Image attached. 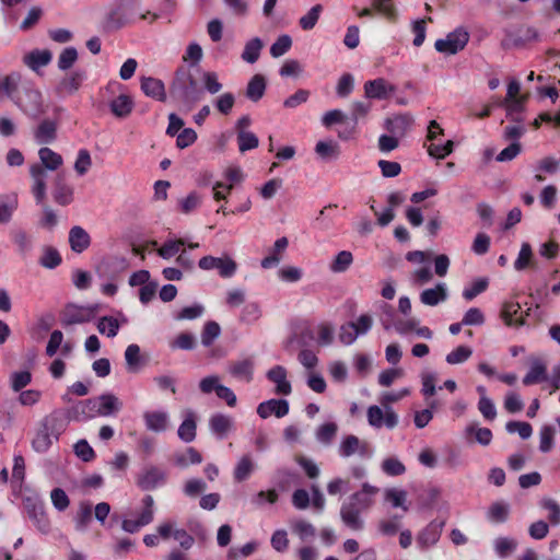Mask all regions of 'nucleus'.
Here are the masks:
<instances>
[{"instance_id": "5", "label": "nucleus", "mask_w": 560, "mask_h": 560, "mask_svg": "<svg viewBox=\"0 0 560 560\" xmlns=\"http://www.w3.org/2000/svg\"><path fill=\"white\" fill-rule=\"evenodd\" d=\"M131 0H117L113 8L106 13L103 28L106 32H114L122 28L130 22L128 10L131 8Z\"/></svg>"}, {"instance_id": "63", "label": "nucleus", "mask_w": 560, "mask_h": 560, "mask_svg": "<svg viewBox=\"0 0 560 560\" xmlns=\"http://www.w3.org/2000/svg\"><path fill=\"white\" fill-rule=\"evenodd\" d=\"M205 90L210 94H217L222 90V83L219 81V75L213 71H205L201 75Z\"/></svg>"}, {"instance_id": "51", "label": "nucleus", "mask_w": 560, "mask_h": 560, "mask_svg": "<svg viewBox=\"0 0 560 560\" xmlns=\"http://www.w3.org/2000/svg\"><path fill=\"white\" fill-rule=\"evenodd\" d=\"M323 12V5L322 4H315L313 5L306 14L300 18L299 25L304 31H311L315 27L316 23L318 22V19L320 16V13Z\"/></svg>"}, {"instance_id": "18", "label": "nucleus", "mask_w": 560, "mask_h": 560, "mask_svg": "<svg viewBox=\"0 0 560 560\" xmlns=\"http://www.w3.org/2000/svg\"><path fill=\"white\" fill-rule=\"evenodd\" d=\"M73 187L68 185L65 175L58 174L55 180L52 198L59 206L66 207L73 201Z\"/></svg>"}, {"instance_id": "59", "label": "nucleus", "mask_w": 560, "mask_h": 560, "mask_svg": "<svg viewBox=\"0 0 560 560\" xmlns=\"http://www.w3.org/2000/svg\"><path fill=\"white\" fill-rule=\"evenodd\" d=\"M338 427L334 422H327L318 427L316 430V440L325 445H328L332 442Z\"/></svg>"}, {"instance_id": "21", "label": "nucleus", "mask_w": 560, "mask_h": 560, "mask_svg": "<svg viewBox=\"0 0 560 560\" xmlns=\"http://www.w3.org/2000/svg\"><path fill=\"white\" fill-rule=\"evenodd\" d=\"M371 108L372 104L370 101L354 102L352 104L351 118L349 121H347V125H349V129L347 130V132L340 131L339 137L342 139H348L355 131L359 119L365 117L371 110Z\"/></svg>"}, {"instance_id": "20", "label": "nucleus", "mask_w": 560, "mask_h": 560, "mask_svg": "<svg viewBox=\"0 0 560 560\" xmlns=\"http://www.w3.org/2000/svg\"><path fill=\"white\" fill-rule=\"evenodd\" d=\"M69 245L73 253L81 254L91 245L90 234L80 225H74L69 231Z\"/></svg>"}, {"instance_id": "47", "label": "nucleus", "mask_w": 560, "mask_h": 560, "mask_svg": "<svg viewBox=\"0 0 560 560\" xmlns=\"http://www.w3.org/2000/svg\"><path fill=\"white\" fill-rule=\"evenodd\" d=\"M262 45V40L259 37H254L248 40L242 52V59L248 63L256 62L260 56Z\"/></svg>"}, {"instance_id": "52", "label": "nucleus", "mask_w": 560, "mask_h": 560, "mask_svg": "<svg viewBox=\"0 0 560 560\" xmlns=\"http://www.w3.org/2000/svg\"><path fill=\"white\" fill-rule=\"evenodd\" d=\"M119 322L113 316H103L97 322V330L100 334L114 338L119 331Z\"/></svg>"}, {"instance_id": "6", "label": "nucleus", "mask_w": 560, "mask_h": 560, "mask_svg": "<svg viewBox=\"0 0 560 560\" xmlns=\"http://www.w3.org/2000/svg\"><path fill=\"white\" fill-rule=\"evenodd\" d=\"M129 262L124 256L110 255L103 257L95 267L100 279L116 280L127 268Z\"/></svg>"}, {"instance_id": "34", "label": "nucleus", "mask_w": 560, "mask_h": 560, "mask_svg": "<svg viewBox=\"0 0 560 560\" xmlns=\"http://www.w3.org/2000/svg\"><path fill=\"white\" fill-rule=\"evenodd\" d=\"M55 438L52 434L39 423V427L32 440V447L37 453H46L52 445Z\"/></svg>"}, {"instance_id": "25", "label": "nucleus", "mask_w": 560, "mask_h": 560, "mask_svg": "<svg viewBox=\"0 0 560 560\" xmlns=\"http://www.w3.org/2000/svg\"><path fill=\"white\" fill-rule=\"evenodd\" d=\"M77 420H86L100 416L95 398L80 400L71 408Z\"/></svg>"}, {"instance_id": "33", "label": "nucleus", "mask_w": 560, "mask_h": 560, "mask_svg": "<svg viewBox=\"0 0 560 560\" xmlns=\"http://www.w3.org/2000/svg\"><path fill=\"white\" fill-rule=\"evenodd\" d=\"M95 399L100 416H112L118 412L122 406L120 400L112 394L101 395Z\"/></svg>"}, {"instance_id": "45", "label": "nucleus", "mask_w": 560, "mask_h": 560, "mask_svg": "<svg viewBox=\"0 0 560 560\" xmlns=\"http://www.w3.org/2000/svg\"><path fill=\"white\" fill-rule=\"evenodd\" d=\"M230 373L237 378L238 382H252L253 363L249 360L236 362L230 366Z\"/></svg>"}, {"instance_id": "57", "label": "nucleus", "mask_w": 560, "mask_h": 560, "mask_svg": "<svg viewBox=\"0 0 560 560\" xmlns=\"http://www.w3.org/2000/svg\"><path fill=\"white\" fill-rule=\"evenodd\" d=\"M186 245V242L179 240H166L163 245L158 249V254L163 259H171L178 254L182 246Z\"/></svg>"}, {"instance_id": "19", "label": "nucleus", "mask_w": 560, "mask_h": 560, "mask_svg": "<svg viewBox=\"0 0 560 560\" xmlns=\"http://www.w3.org/2000/svg\"><path fill=\"white\" fill-rule=\"evenodd\" d=\"M183 417L184 419L178 427L177 435L183 442L190 443L196 439V413L191 409H186L183 411Z\"/></svg>"}, {"instance_id": "38", "label": "nucleus", "mask_w": 560, "mask_h": 560, "mask_svg": "<svg viewBox=\"0 0 560 560\" xmlns=\"http://www.w3.org/2000/svg\"><path fill=\"white\" fill-rule=\"evenodd\" d=\"M316 154L325 162L335 161L340 155V148L337 142L318 141L315 145Z\"/></svg>"}, {"instance_id": "40", "label": "nucleus", "mask_w": 560, "mask_h": 560, "mask_svg": "<svg viewBox=\"0 0 560 560\" xmlns=\"http://www.w3.org/2000/svg\"><path fill=\"white\" fill-rule=\"evenodd\" d=\"M92 522V504L88 501H82L79 504L78 511L74 516L75 529L79 532L86 530Z\"/></svg>"}, {"instance_id": "30", "label": "nucleus", "mask_w": 560, "mask_h": 560, "mask_svg": "<svg viewBox=\"0 0 560 560\" xmlns=\"http://www.w3.org/2000/svg\"><path fill=\"white\" fill-rule=\"evenodd\" d=\"M447 299V291L445 283H438L435 288L425 289L420 294V301L424 305L435 306L440 302H444Z\"/></svg>"}, {"instance_id": "41", "label": "nucleus", "mask_w": 560, "mask_h": 560, "mask_svg": "<svg viewBox=\"0 0 560 560\" xmlns=\"http://www.w3.org/2000/svg\"><path fill=\"white\" fill-rule=\"evenodd\" d=\"M14 398L25 407L35 405L42 397V393L37 389L26 387H12Z\"/></svg>"}, {"instance_id": "27", "label": "nucleus", "mask_w": 560, "mask_h": 560, "mask_svg": "<svg viewBox=\"0 0 560 560\" xmlns=\"http://www.w3.org/2000/svg\"><path fill=\"white\" fill-rule=\"evenodd\" d=\"M85 79H86V72L84 70H81V69L74 70L59 82L57 90L59 92H66L68 94H73L74 92H77L80 89V86L82 85V83Z\"/></svg>"}, {"instance_id": "55", "label": "nucleus", "mask_w": 560, "mask_h": 560, "mask_svg": "<svg viewBox=\"0 0 560 560\" xmlns=\"http://www.w3.org/2000/svg\"><path fill=\"white\" fill-rule=\"evenodd\" d=\"M353 256L349 250L339 252L332 262L330 264V270L335 273L345 272L351 266Z\"/></svg>"}, {"instance_id": "31", "label": "nucleus", "mask_w": 560, "mask_h": 560, "mask_svg": "<svg viewBox=\"0 0 560 560\" xmlns=\"http://www.w3.org/2000/svg\"><path fill=\"white\" fill-rule=\"evenodd\" d=\"M36 354L28 351L26 354L27 366L20 371H14L10 376V385H28L32 382L31 368L35 364Z\"/></svg>"}, {"instance_id": "3", "label": "nucleus", "mask_w": 560, "mask_h": 560, "mask_svg": "<svg viewBox=\"0 0 560 560\" xmlns=\"http://www.w3.org/2000/svg\"><path fill=\"white\" fill-rule=\"evenodd\" d=\"M170 95L185 105H192L200 101L202 90L198 86L189 68L178 67L170 84Z\"/></svg>"}, {"instance_id": "23", "label": "nucleus", "mask_w": 560, "mask_h": 560, "mask_svg": "<svg viewBox=\"0 0 560 560\" xmlns=\"http://www.w3.org/2000/svg\"><path fill=\"white\" fill-rule=\"evenodd\" d=\"M547 378L548 373L545 362L539 358H532L529 370L523 378L524 385L547 382Z\"/></svg>"}, {"instance_id": "56", "label": "nucleus", "mask_w": 560, "mask_h": 560, "mask_svg": "<svg viewBox=\"0 0 560 560\" xmlns=\"http://www.w3.org/2000/svg\"><path fill=\"white\" fill-rule=\"evenodd\" d=\"M382 471L390 477L401 476L406 472L405 465L397 457H387L382 462Z\"/></svg>"}, {"instance_id": "64", "label": "nucleus", "mask_w": 560, "mask_h": 560, "mask_svg": "<svg viewBox=\"0 0 560 560\" xmlns=\"http://www.w3.org/2000/svg\"><path fill=\"white\" fill-rule=\"evenodd\" d=\"M540 506L549 512L548 520L551 525L560 524V504L556 502L553 499L544 498L540 501Z\"/></svg>"}, {"instance_id": "4", "label": "nucleus", "mask_w": 560, "mask_h": 560, "mask_svg": "<svg viewBox=\"0 0 560 560\" xmlns=\"http://www.w3.org/2000/svg\"><path fill=\"white\" fill-rule=\"evenodd\" d=\"M469 37L468 31L465 27L459 26L450 32L445 38L436 39L434 48L436 51L447 56L456 55L467 46Z\"/></svg>"}, {"instance_id": "58", "label": "nucleus", "mask_w": 560, "mask_h": 560, "mask_svg": "<svg viewBox=\"0 0 560 560\" xmlns=\"http://www.w3.org/2000/svg\"><path fill=\"white\" fill-rule=\"evenodd\" d=\"M213 105L220 114L228 116L235 105V96L231 92L223 93L214 100Z\"/></svg>"}, {"instance_id": "53", "label": "nucleus", "mask_w": 560, "mask_h": 560, "mask_svg": "<svg viewBox=\"0 0 560 560\" xmlns=\"http://www.w3.org/2000/svg\"><path fill=\"white\" fill-rule=\"evenodd\" d=\"M237 145L241 153L254 150L259 145L258 137L252 131H241L236 135Z\"/></svg>"}, {"instance_id": "62", "label": "nucleus", "mask_w": 560, "mask_h": 560, "mask_svg": "<svg viewBox=\"0 0 560 560\" xmlns=\"http://www.w3.org/2000/svg\"><path fill=\"white\" fill-rule=\"evenodd\" d=\"M292 46V38L288 34L280 35L270 47V55L273 58H279L290 50Z\"/></svg>"}, {"instance_id": "61", "label": "nucleus", "mask_w": 560, "mask_h": 560, "mask_svg": "<svg viewBox=\"0 0 560 560\" xmlns=\"http://www.w3.org/2000/svg\"><path fill=\"white\" fill-rule=\"evenodd\" d=\"M221 328L217 322L210 320L205 324L201 332V342L205 347L211 346L214 340L220 336Z\"/></svg>"}, {"instance_id": "9", "label": "nucleus", "mask_w": 560, "mask_h": 560, "mask_svg": "<svg viewBox=\"0 0 560 560\" xmlns=\"http://www.w3.org/2000/svg\"><path fill=\"white\" fill-rule=\"evenodd\" d=\"M98 311V305L78 306L68 304L61 316V324L70 326L74 324H83L92 320Z\"/></svg>"}, {"instance_id": "26", "label": "nucleus", "mask_w": 560, "mask_h": 560, "mask_svg": "<svg viewBox=\"0 0 560 560\" xmlns=\"http://www.w3.org/2000/svg\"><path fill=\"white\" fill-rule=\"evenodd\" d=\"M34 138L38 144H48L57 138V124L54 120L45 119L34 131Z\"/></svg>"}, {"instance_id": "36", "label": "nucleus", "mask_w": 560, "mask_h": 560, "mask_svg": "<svg viewBox=\"0 0 560 560\" xmlns=\"http://www.w3.org/2000/svg\"><path fill=\"white\" fill-rule=\"evenodd\" d=\"M521 311V305L517 302L509 301L505 302L502 306L501 316L508 326H523L525 320L520 317L517 318V314Z\"/></svg>"}, {"instance_id": "7", "label": "nucleus", "mask_w": 560, "mask_h": 560, "mask_svg": "<svg viewBox=\"0 0 560 560\" xmlns=\"http://www.w3.org/2000/svg\"><path fill=\"white\" fill-rule=\"evenodd\" d=\"M25 511L36 526V528L43 534H47L50 530V521L45 511L44 502L37 497H28L24 499Z\"/></svg>"}, {"instance_id": "1", "label": "nucleus", "mask_w": 560, "mask_h": 560, "mask_svg": "<svg viewBox=\"0 0 560 560\" xmlns=\"http://www.w3.org/2000/svg\"><path fill=\"white\" fill-rule=\"evenodd\" d=\"M11 100L25 115L37 119L44 114L42 93L32 80L19 72H12L0 79V97Z\"/></svg>"}, {"instance_id": "16", "label": "nucleus", "mask_w": 560, "mask_h": 560, "mask_svg": "<svg viewBox=\"0 0 560 560\" xmlns=\"http://www.w3.org/2000/svg\"><path fill=\"white\" fill-rule=\"evenodd\" d=\"M289 412V404L284 399H269L262 401L257 407V413L260 418L267 419L270 416L282 418Z\"/></svg>"}, {"instance_id": "28", "label": "nucleus", "mask_w": 560, "mask_h": 560, "mask_svg": "<svg viewBox=\"0 0 560 560\" xmlns=\"http://www.w3.org/2000/svg\"><path fill=\"white\" fill-rule=\"evenodd\" d=\"M412 124V118L409 115H398L385 120V129L393 136L398 138L404 137Z\"/></svg>"}, {"instance_id": "15", "label": "nucleus", "mask_w": 560, "mask_h": 560, "mask_svg": "<svg viewBox=\"0 0 560 560\" xmlns=\"http://www.w3.org/2000/svg\"><path fill=\"white\" fill-rule=\"evenodd\" d=\"M445 523L434 520L430 522L417 536V544L421 549H428L434 546L442 534Z\"/></svg>"}, {"instance_id": "35", "label": "nucleus", "mask_w": 560, "mask_h": 560, "mask_svg": "<svg viewBox=\"0 0 560 560\" xmlns=\"http://www.w3.org/2000/svg\"><path fill=\"white\" fill-rule=\"evenodd\" d=\"M110 112L118 118H126L133 109V102L130 96L120 94L109 103Z\"/></svg>"}, {"instance_id": "24", "label": "nucleus", "mask_w": 560, "mask_h": 560, "mask_svg": "<svg viewBox=\"0 0 560 560\" xmlns=\"http://www.w3.org/2000/svg\"><path fill=\"white\" fill-rule=\"evenodd\" d=\"M209 428L218 439H224L233 428V420L226 415L214 413L209 419Z\"/></svg>"}, {"instance_id": "32", "label": "nucleus", "mask_w": 560, "mask_h": 560, "mask_svg": "<svg viewBox=\"0 0 560 560\" xmlns=\"http://www.w3.org/2000/svg\"><path fill=\"white\" fill-rule=\"evenodd\" d=\"M288 245H289V241L287 237L283 236V237L278 238L273 244L271 253L268 256H266L264 259H261L260 266L264 269H270V268L276 267L281 260V256H280L281 253L285 250Z\"/></svg>"}, {"instance_id": "14", "label": "nucleus", "mask_w": 560, "mask_h": 560, "mask_svg": "<svg viewBox=\"0 0 560 560\" xmlns=\"http://www.w3.org/2000/svg\"><path fill=\"white\" fill-rule=\"evenodd\" d=\"M395 90V86L383 78L370 80L364 83V95L368 100H386Z\"/></svg>"}, {"instance_id": "54", "label": "nucleus", "mask_w": 560, "mask_h": 560, "mask_svg": "<svg viewBox=\"0 0 560 560\" xmlns=\"http://www.w3.org/2000/svg\"><path fill=\"white\" fill-rule=\"evenodd\" d=\"M494 551L500 558H506L510 553H512L516 547L517 542L514 538L510 537H498L493 542Z\"/></svg>"}, {"instance_id": "49", "label": "nucleus", "mask_w": 560, "mask_h": 560, "mask_svg": "<svg viewBox=\"0 0 560 560\" xmlns=\"http://www.w3.org/2000/svg\"><path fill=\"white\" fill-rule=\"evenodd\" d=\"M18 208V199L15 196H7L0 198V224L10 222L13 212Z\"/></svg>"}, {"instance_id": "11", "label": "nucleus", "mask_w": 560, "mask_h": 560, "mask_svg": "<svg viewBox=\"0 0 560 560\" xmlns=\"http://www.w3.org/2000/svg\"><path fill=\"white\" fill-rule=\"evenodd\" d=\"M368 422L376 429L383 425L394 429L398 423V417L390 408H385V411H383L378 406L373 405L368 409Z\"/></svg>"}, {"instance_id": "8", "label": "nucleus", "mask_w": 560, "mask_h": 560, "mask_svg": "<svg viewBox=\"0 0 560 560\" xmlns=\"http://www.w3.org/2000/svg\"><path fill=\"white\" fill-rule=\"evenodd\" d=\"M338 454L343 458L352 455H359L361 458H371L374 454V450L369 442L360 440L353 434H349L341 440Z\"/></svg>"}, {"instance_id": "46", "label": "nucleus", "mask_w": 560, "mask_h": 560, "mask_svg": "<svg viewBox=\"0 0 560 560\" xmlns=\"http://www.w3.org/2000/svg\"><path fill=\"white\" fill-rule=\"evenodd\" d=\"M38 155L44 167L49 171H56L62 164L61 155L47 147L40 148Z\"/></svg>"}, {"instance_id": "42", "label": "nucleus", "mask_w": 560, "mask_h": 560, "mask_svg": "<svg viewBox=\"0 0 560 560\" xmlns=\"http://www.w3.org/2000/svg\"><path fill=\"white\" fill-rule=\"evenodd\" d=\"M50 60H51V52L47 49H44V50L35 49L25 56V63L32 70H35V71L42 67L47 66L50 62Z\"/></svg>"}, {"instance_id": "50", "label": "nucleus", "mask_w": 560, "mask_h": 560, "mask_svg": "<svg viewBox=\"0 0 560 560\" xmlns=\"http://www.w3.org/2000/svg\"><path fill=\"white\" fill-rule=\"evenodd\" d=\"M292 532L299 536L301 540H307L316 535L314 525L305 520H295L291 523Z\"/></svg>"}, {"instance_id": "39", "label": "nucleus", "mask_w": 560, "mask_h": 560, "mask_svg": "<svg viewBox=\"0 0 560 560\" xmlns=\"http://www.w3.org/2000/svg\"><path fill=\"white\" fill-rule=\"evenodd\" d=\"M125 360L128 372L138 373L143 365L140 347L136 343L129 345L125 351Z\"/></svg>"}, {"instance_id": "48", "label": "nucleus", "mask_w": 560, "mask_h": 560, "mask_svg": "<svg viewBox=\"0 0 560 560\" xmlns=\"http://www.w3.org/2000/svg\"><path fill=\"white\" fill-rule=\"evenodd\" d=\"M510 506L508 503L498 501L492 503L488 510V518L494 523H504L509 518Z\"/></svg>"}, {"instance_id": "43", "label": "nucleus", "mask_w": 560, "mask_h": 560, "mask_svg": "<svg viewBox=\"0 0 560 560\" xmlns=\"http://www.w3.org/2000/svg\"><path fill=\"white\" fill-rule=\"evenodd\" d=\"M255 464L249 455L242 456L233 471L235 481L241 482L249 478L254 471Z\"/></svg>"}, {"instance_id": "2", "label": "nucleus", "mask_w": 560, "mask_h": 560, "mask_svg": "<svg viewBox=\"0 0 560 560\" xmlns=\"http://www.w3.org/2000/svg\"><path fill=\"white\" fill-rule=\"evenodd\" d=\"M378 492L377 487L364 482L360 490L346 498L339 512L342 524L353 532L362 530L364 528L362 515L373 508Z\"/></svg>"}, {"instance_id": "60", "label": "nucleus", "mask_w": 560, "mask_h": 560, "mask_svg": "<svg viewBox=\"0 0 560 560\" xmlns=\"http://www.w3.org/2000/svg\"><path fill=\"white\" fill-rule=\"evenodd\" d=\"M385 500L394 508H401L404 511H408L406 506L407 492L401 489L390 488L385 491Z\"/></svg>"}, {"instance_id": "22", "label": "nucleus", "mask_w": 560, "mask_h": 560, "mask_svg": "<svg viewBox=\"0 0 560 560\" xmlns=\"http://www.w3.org/2000/svg\"><path fill=\"white\" fill-rule=\"evenodd\" d=\"M141 91L151 98L165 102L166 92L162 80L152 77H143L141 79Z\"/></svg>"}, {"instance_id": "12", "label": "nucleus", "mask_w": 560, "mask_h": 560, "mask_svg": "<svg viewBox=\"0 0 560 560\" xmlns=\"http://www.w3.org/2000/svg\"><path fill=\"white\" fill-rule=\"evenodd\" d=\"M166 474L156 466H149L138 476L137 485L142 490H154L165 483Z\"/></svg>"}, {"instance_id": "13", "label": "nucleus", "mask_w": 560, "mask_h": 560, "mask_svg": "<svg viewBox=\"0 0 560 560\" xmlns=\"http://www.w3.org/2000/svg\"><path fill=\"white\" fill-rule=\"evenodd\" d=\"M40 424L52 434L55 441H58L69 424V417L63 410H54L40 421Z\"/></svg>"}, {"instance_id": "17", "label": "nucleus", "mask_w": 560, "mask_h": 560, "mask_svg": "<svg viewBox=\"0 0 560 560\" xmlns=\"http://www.w3.org/2000/svg\"><path fill=\"white\" fill-rule=\"evenodd\" d=\"M143 421L147 430L160 433L167 430L170 416L163 410L145 411L143 413Z\"/></svg>"}, {"instance_id": "29", "label": "nucleus", "mask_w": 560, "mask_h": 560, "mask_svg": "<svg viewBox=\"0 0 560 560\" xmlns=\"http://www.w3.org/2000/svg\"><path fill=\"white\" fill-rule=\"evenodd\" d=\"M266 88L267 82L265 77L259 73L255 74L247 83L245 95L249 101L257 103L264 97Z\"/></svg>"}, {"instance_id": "44", "label": "nucleus", "mask_w": 560, "mask_h": 560, "mask_svg": "<svg viewBox=\"0 0 560 560\" xmlns=\"http://www.w3.org/2000/svg\"><path fill=\"white\" fill-rule=\"evenodd\" d=\"M62 261L61 255L57 248L52 246H44L43 254L38 260V264L46 269H55Z\"/></svg>"}, {"instance_id": "10", "label": "nucleus", "mask_w": 560, "mask_h": 560, "mask_svg": "<svg viewBox=\"0 0 560 560\" xmlns=\"http://www.w3.org/2000/svg\"><path fill=\"white\" fill-rule=\"evenodd\" d=\"M142 511L137 520H124L121 528L130 534L137 533L141 527L152 523L154 518V499L152 495H144L142 499Z\"/></svg>"}, {"instance_id": "37", "label": "nucleus", "mask_w": 560, "mask_h": 560, "mask_svg": "<svg viewBox=\"0 0 560 560\" xmlns=\"http://www.w3.org/2000/svg\"><path fill=\"white\" fill-rule=\"evenodd\" d=\"M173 460L177 467L186 468L189 465L200 464L202 456L195 447H187L184 452L174 454Z\"/></svg>"}]
</instances>
